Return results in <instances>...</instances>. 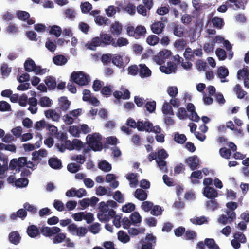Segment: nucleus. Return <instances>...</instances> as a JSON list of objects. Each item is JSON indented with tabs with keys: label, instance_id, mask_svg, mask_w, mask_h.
Here are the masks:
<instances>
[{
	"label": "nucleus",
	"instance_id": "nucleus-1",
	"mask_svg": "<svg viewBox=\"0 0 249 249\" xmlns=\"http://www.w3.org/2000/svg\"><path fill=\"white\" fill-rule=\"evenodd\" d=\"M86 140L89 147L92 150L98 151L102 149V137L98 133H95L91 135H88L86 137Z\"/></svg>",
	"mask_w": 249,
	"mask_h": 249
},
{
	"label": "nucleus",
	"instance_id": "nucleus-2",
	"mask_svg": "<svg viewBox=\"0 0 249 249\" xmlns=\"http://www.w3.org/2000/svg\"><path fill=\"white\" fill-rule=\"evenodd\" d=\"M156 244V238L152 234H147L144 239L135 244L137 249H154Z\"/></svg>",
	"mask_w": 249,
	"mask_h": 249
},
{
	"label": "nucleus",
	"instance_id": "nucleus-3",
	"mask_svg": "<svg viewBox=\"0 0 249 249\" xmlns=\"http://www.w3.org/2000/svg\"><path fill=\"white\" fill-rule=\"evenodd\" d=\"M126 31L129 36H133L137 39L144 37L146 33V29L142 25L137 26L136 28L133 26H129L126 28Z\"/></svg>",
	"mask_w": 249,
	"mask_h": 249
},
{
	"label": "nucleus",
	"instance_id": "nucleus-4",
	"mask_svg": "<svg viewBox=\"0 0 249 249\" xmlns=\"http://www.w3.org/2000/svg\"><path fill=\"white\" fill-rule=\"evenodd\" d=\"M138 130L140 131H145L147 132H154L159 134L161 132V128L158 126H153V124L149 121H138Z\"/></svg>",
	"mask_w": 249,
	"mask_h": 249
},
{
	"label": "nucleus",
	"instance_id": "nucleus-5",
	"mask_svg": "<svg viewBox=\"0 0 249 249\" xmlns=\"http://www.w3.org/2000/svg\"><path fill=\"white\" fill-rule=\"evenodd\" d=\"M71 78L74 83L81 86L87 85L90 81L89 77L82 71L73 72Z\"/></svg>",
	"mask_w": 249,
	"mask_h": 249
},
{
	"label": "nucleus",
	"instance_id": "nucleus-6",
	"mask_svg": "<svg viewBox=\"0 0 249 249\" xmlns=\"http://www.w3.org/2000/svg\"><path fill=\"white\" fill-rule=\"evenodd\" d=\"M61 231V229L57 227H44L41 228L40 232L45 237H51Z\"/></svg>",
	"mask_w": 249,
	"mask_h": 249
},
{
	"label": "nucleus",
	"instance_id": "nucleus-7",
	"mask_svg": "<svg viewBox=\"0 0 249 249\" xmlns=\"http://www.w3.org/2000/svg\"><path fill=\"white\" fill-rule=\"evenodd\" d=\"M17 16L18 18L22 21H26L29 25L34 24L35 20L30 18V15L29 13L24 11H18L17 12Z\"/></svg>",
	"mask_w": 249,
	"mask_h": 249
},
{
	"label": "nucleus",
	"instance_id": "nucleus-8",
	"mask_svg": "<svg viewBox=\"0 0 249 249\" xmlns=\"http://www.w3.org/2000/svg\"><path fill=\"white\" fill-rule=\"evenodd\" d=\"M204 196L209 199H213L218 196V193L216 189L210 186H205L203 188Z\"/></svg>",
	"mask_w": 249,
	"mask_h": 249
},
{
	"label": "nucleus",
	"instance_id": "nucleus-9",
	"mask_svg": "<svg viewBox=\"0 0 249 249\" xmlns=\"http://www.w3.org/2000/svg\"><path fill=\"white\" fill-rule=\"evenodd\" d=\"M186 162L193 171L196 169L199 165V160L196 155L188 157L186 160Z\"/></svg>",
	"mask_w": 249,
	"mask_h": 249
},
{
	"label": "nucleus",
	"instance_id": "nucleus-10",
	"mask_svg": "<svg viewBox=\"0 0 249 249\" xmlns=\"http://www.w3.org/2000/svg\"><path fill=\"white\" fill-rule=\"evenodd\" d=\"M164 28L165 25L161 21L155 22L151 26V29L152 32L158 35L161 33Z\"/></svg>",
	"mask_w": 249,
	"mask_h": 249
},
{
	"label": "nucleus",
	"instance_id": "nucleus-11",
	"mask_svg": "<svg viewBox=\"0 0 249 249\" xmlns=\"http://www.w3.org/2000/svg\"><path fill=\"white\" fill-rule=\"evenodd\" d=\"M100 38L98 36L93 37L90 42H88L86 46L89 50L95 51L97 47L101 46Z\"/></svg>",
	"mask_w": 249,
	"mask_h": 249
},
{
	"label": "nucleus",
	"instance_id": "nucleus-12",
	"mask_svg": "<svg viewBox=\"0 0 249 249\" xmlns=\"http://www.w3.org/2000/svg\"><path fill=\"white\" fill-rule=\"evenodd\" d=\"M99 37L103 46L112 45V43L114 41V38H113L111 36L107 34H100Z\"/></svg>",
	"mask_w": 249,
	"mask_h": 249
},
{
	"label": "nucleus",
	"instance_id": "nucleus-13",
	"mask_svg": "<svg viewBox=\"0 0 249 249\" xmlns=\"http://www.w3.org/2000/svg\"><path fill=\"white\" fill-rule=\"evenodd\" d=\"M27 233L31 238H36L40 234V231L36 226L32 225L29 226L27 229Z\"/></svg>",
	"mask_w": 249,
	"mask_h": 249
},
{
	"label": "nucleus",
	"instance_id": "nucleus-14",
	"mask_svg": "<svg viewBox=\"0 0 249 249\" xmlns=\"http://www.w3.org/2000/svg\"><path fill=\"white\" fill-rule=\"evenodd\" d=\"M27 213L25 209H20L16 213H13L10 215V218L13 220H17V217L21 218L22 220H24L27 216Z\"/></svg>",
	"mask_w": 249,
	"mask_h": 249
},
{
	"label": "nucleus",
	"instance_id": "nucleus-15",
	"mask_svg": "<svg viewBox=\"0 0 249 249\" xmlns=\"http://www.w3.org/2000/svg\"><path fill=\"white\" fill-rule=\"evenodd\" d=\"M48 163L50 166L54 169H60L62 167L61 161L57 158H51Z\"/></svg>",
	"mask_w": 249,
	"mask_h": 249
},
{
	"label": "nucleus",
	"instance_id": "nucleus-16",
	"mask_svg": "<svg viewBox=\"0 0 249 249\" xmlns=\"http://www.w3.org/2000/svg\"><path fill=\"white\" fill-rule=\"evenodd\" d=\"M139 75L142 78L149 77L151 75V71L145 65H139Z\"/></svg>",
	"mask_w": 249,
	"mask_h": 249
},
{
	"label": "nucleus",
	"instance_id": "nucleus-17",
	"mask_svg": "<svg viewBox=\"0 0 249 249\" xmlns=\"http://www.w3.org/2000/svg\"><path fill=\"white\" fill-rule=\"evenodd\" d=\"M8 238L11 243L16 245L19 243L21 239L20 235L18 231H12L10 232L9 234Z\"/></svg>",
	"mask_w": 249,
	"mask_h": 249
},
{
	"label": "nucleus",
	"instance_id": "nucleus-18",
	"mask_svg": "<svg viewBox=\"0 0 249 249\" xmlns=\"http://www.w3.org/2000/svg\"><path fill=\"white\" fill-rule=\"evenodd\" d=\"M44 82L49 89H53L56 87L55 78L52 76H47Z\"/></svg>",
	"mask_w": 249,
	"mask_h": 249
},
{
	"label": "nucleus",
	"instance_id": "nucleus-19",
	"mask_svg": "<svg viewBox=\"0 0 249 249\" xmlns=\"http://www.w3.org/2000/svg\"><path fill=\"white\" fill-rule=\"evenodd\" d=\"M122 25L118 21H115L114 23L111 25L110 30L112 34L119 36L122 33Z\"/></svg>",
	"mask_w": 249,
	"mask_h": 249
},
{
	"label": "nucleus",
	"instance_id": "nucleus-20",
	"mask_svg": "<svg viewBox=\"0 0 249 249\" xmlns=\"http://www.w3.org/2000/svg\"><path fill=\"white\" fill-rule=\"evenodd\" d=\"M135 197L139 200L144 201L147 199V194L142 189H137L134 194Z\"/></svg>",
	"mask_w": 249,
	"mask_h": 249
},
{
	"label": "nucleus",
	"instance_id": "nucleus-21",
	"mask_svg": "<svg viewBox=\"0 0 249 249\" xmlns=\"http://www.w3.org/2000/svg\"><path fill=\"white\" fill-rule=\"evenodd\" d=\"M160 70L162 72L166 74H170L172 72H175L176 66L172 62H168L167 66H161L160 67Z\"/></svg>",
	"mask_w": 249,
	"mask_h": 249
},
{
	"label": "nucleus",
	"instance_id": "nucleus-22",
	"mask_svg": "<svg viewBox=\"0 0 249 249\" xmlns=\"http://www.w3.org/2000/svg\"><path fill=\"white\" fill-rule=\"evenodd\" d=\"M59 106L61 109L63 111H67L70 106L71 102L68 100L67 98L65 96L60 97L59 99Z\"/></svg>",
	"mask_w": 249,
	"mask_h": 249
},
{
	"label": "nucleus",
	"instance_id": "nucleus-23",
	"mask_svg": "<svg viewBox=\"0 0 249 249\" xmlns=\"http://www.w3.org/2000/svg\"><path fill=\"white\" fill-rule=\"evenodd\" d=\"M212 23L215 28L221 29L224 25V22L222 18L218 17H214L212 18Z\"/></svg>",
	"mask_w": 249,
	"mask_h": 249
},
{
	"label": "nucleus",
	"instance_id": "nucleus-24",
	"mask_svg": "<svg viewBox=\"0 0 249 249\" xmlns=\"http://www.w3.org/2000/svg\"><path fill=\"white\" fill-rule=\"evenodd\" d=\"M67 61L68 60L66 57L62 54L55 56L53 58V62L54 64L58 66L65 65Z\"/></svg>",
	"mask_w": 249,
	"mask_h": 249
},
{
	"label": "nucleus",
	"instance_id": "nucleus-25",
	"mask_svg": "<svg viewBox=\"0 0 249 249\" xmlns=\"http://www.w3.org/2000/svg\"><path fill=\"white\" fill-rule=\"evenodd\" d=\"M45 116L48 118H51L53 121H58L60 118V115L55 110L49 109L45 112Z\"/></svg>",
	"mask_w": 249,
	"mask_h": 249
},
{
	"label": "nucleus",
	"instance_id": "nucleus-26",
	"mask_svg": "<svg viewBox=\"0 0 249 249\" xmlns=\"http://www.w3.org/2000/svg\"><path fill=\"white\" fill-rule=\"evenodd\" d=\"M24 66L25 70L26 71L32 72L34 70L36 65L35 62L32 59L29 58L25 61Z\"/></svg>",
	"mask_w": 249,
	"mask_h": 249
},
{
	"label": "nucleus",
	"instance_id": "nucleus-27",
	"mask_svg": "<svg viewBox=\"0 0 249 249\" xmlns=\"http://www.w3.org/2000/svg\"><path fill=\"white\" fill-rule=\"evenodd\" d=\"M231 3H234L235 8L234 10L241 9L244 10L245 5L247 4V1L242 0H228Z\"/></svg>",
	"mask_w": 249,
	"mask_h": 249
},
{
	"label": "nucleus",
	"instance_id": "nucleus-28",
	"mask_svg": "<svg viewBox=\"0 0 249 249\" xmlns=\"http://www.w3.org/2000/svg\"><path fill=\"white\" fill-rule=\"evenodd\" d=\"M128 40L126 38L123 37H119L118 38L116 42H115V40L114 39V41L112 43V46L114 47H120L124 46H126L127 44H128Z\"/></svg>",
	"mask_w": 249,
	"mask_h": 249
},
{
	"label": "nucleus",
	"instance_id": "nucleus-29",
	"mask_svg": "<svg viewBox=\"0 0 249 249\" xmlns=\"http://www.w3.org/2000/svg\"><path fill=\"white\" fill-rule=\"evenodd\" d=\"M234 92L237 94V98L243 99L244 98L247 92L243 90L239 84H236L233 89Z\"/></svg>",
	"mask_w": 249,
	"mask_h": 249
},
{
	"label": "nucleus",
	"instance_id": "nucleus-30",
	"mask_svg": "<svg viewBox=\"0 0 249 249\" xmlns=\"http://www.w3.org/2000/svg\"><path fill=\"white\" fill-rule=\"evenodd\" d=\"M117 235L118 240L123 243H126L130 240L129 236L123 231H120Z\"/></svg>",
	"mask_w": 249,
	"mask_h": 249
},
{
	"label": "nucleus",
	"instance_id": "nucleus-31",
	"mask_svg": "<svg viewBox=\"0 0 249 249\" xmlns=\"http://www.w3.org/2000/svg\"><path fill=\"white\" fill-rule=\"evenodd\" d=\"M109 19L102 16H97L94 19L95 22L99 26L107 25Z\"/></svg>",
	"mask_w": 249,
	"mask_h": 249
},
{
	"label": "nucleus",
	"instance_id": "nucleus-32",
	"mask_svg": "<svg viewBox=\"0 0 249 249\" xmlns=\"http://www.w3.org/2000/svg\"><path fill=\"white\" fill-rule=\"evenodd\" d=\"M112 63L119 68H121L123 66V60L122 57L116 54L114 55L112 60Z\"/></svg>",
	"mask_w": 249,
	"mask_h": 249
},
{
	"label": "nucleus",
	"instance_id": "nucleus-33",
	"mask_svg": "<svg viewBox=\"0 0 249 249\" xmlns=\"http://www.w3.org/2000/svg\"><path fill=\"white\" fill-rule=\"evenodd\" d=\"M205 244L209 249H220L214 239L212 238H206L205 239Z\"/></svg>",
	"mask_w": 249,
	"mask_h": 249
},
{
	"label": "nucleus",
	"instance_id": "nucleus-34",
	"mask_svg": "<svg viewBox=\"0 0 249 249\" xmlns=\"http://www.w3.org/2000/svg\"><path fill=\"white\" fill-rule=\"evenodd\" d=\"M205 244L209 249H220L214 239L212 238H206L205 239Z\"/></svg>",
	"mask_w": 249,
	"mask_h": 249
},
{
	"label": "nucleus",
	"instance_id": "nucleus-35",
	"mask_svg": "<svg viewBox=\"0 0 249 249\" xmlns=\"http://www.w3.org/2000/svg\"><path fill=\"white\" fill-rule=\"evenodd\" d=\"M218 204L215 198L211 199L206 202V206L209 210L214 211L217 209Z\"/></svg>",
	"mask_w": 249,
	"mask_h": 249
},
{
	"label": "nucleus",
	"instance_id": "nucleus-36",
	"mask_svg": "<svg viewBox=\"0 0 249 249\" xmlns=\"http://www.w3.org/2000/svg\"><path fill=\"white\" fill-rule=\"evenodd\" d=\"M192 223L195 225H202L205 222H207V218L204 216L200 217H196L190 219Z\"/></svg>",
	"mask_w": 249,
	"mask_h": 249
},
{
	"label": "nucleus",
	"instance_id": "nucleus-37",
	"mask_svg": "<svg viewBox=\"0 0 249 249\" xmlns=\"http://www.w3.org/2000/svg\"><path fill=\"white\" fill-rule=\"evenodd\" d=\"M98 167L100 169L104 172H109L111 170V165L106 160H103L99 162Z\"/></svg>",
	"mask_w": 249,
	"mask_h": 249
},
{
	"label": "nucleus",
	"instance_id": "nucleus-38",
	"mask_svg": "<svg viewBox=\"0 0 249 249\" xmlns=\"http://www.w3.org/2000/svg\"><path fill=\"white\" fill-rule=\"evenodd\" d=\"M130 219L133 225L140 223L142 221L141 216L137 212L133 213L130 216Z\"/></svg>",
	"mask_w": 249,
	"mask_h": 249
},
{
	"label": "nucleus",
	"instance_id": "nucleus-39",
	"mask_svg": "<svg viewBox=\"0 0 249 249\" xmlns=\"http://www.w3.org/2000/svg\"><path fill=\"white\" fill-rule=\"evenodd\" d=\"M162 111L163 113L165 115H174L172 107L166 102H165L163 105Z\"/></svg>",
	"mask_w": 249,
	"mask_h": 249
},
{
	"label": "nucleus",
	"instance_id": "nucleus-40",
	"mask_svg": "<svg viewBox=\"0 0 249 249\" xmlns=\"http://www.w3.org/2000/svg\"><path fill=\"white\" fill-rule=\"evenodd\" d=\"M52 104V100L46 96L40 98L39 101V104L42 107H49L51 106Z\"/></svg>",
	"mask_w": 249,
	"mask_h": 249
},
{
	"label": "nucleus",
	"instance_id": "nucleus-41",
	"mask_svg": "<svg viewBox=\"0 0 249 249\" xmlns=\"http://www.w3.org/2000/svg\"><path fill=\"white\" fill-rule=\"evenodd\" d=\"M81 11L84 14L89 13L92 8V5L89 2L81 3L80 5Z\"/></svg>",
	"mask_w": 249,
	"mask_h": 249
},
{
	"label": "nucleus",
	"instance_id": "nucleus-42",
	"mask_svg": "<svg viewBox=\"0 0 249 249\" xmlns=\"http://www.w3.org/2000/svg\"><path fill=\"white\" fill-rule=\"evenodd\" d=\"M218 76L220 79L225 78L229 74V71L227 68L224 67H220L217 71Z\"/></svg>",
	"mask_w": 249,
	"mask_h": 249
},
{
	"label": "nucleus",
	"instance_id": "nucleus-43",
	"mask_svg": "<svg viewBox=\"0 0 249 249\" xmlns=\"http://www.w3.org/2000/svg\"><path fill=\"white\" fill-rule=\"evenodd\" d=\"M49 33L51 35H53L56 37H59L62 33L61 28L57 25H53L51 27V29L49 31Z\"/></svg>",
	"mask_w": 249,
	"mask_h": 249
},
{
	"label": "nucleus",
	"instance_id": "nucleus-44",
	"mask_svg": "<svg viewBox=\"0 0 249 249\" xmlns=\"http://www.w3.org/2000/svg\"><path fill=\"white\" fill-rule=\"evenodd\" d=\"M175 47L178 50H183L187 46L186 41L183 39H178L174 43Z\"/></svg>",
	"mask_w": 249,
	"mask_h": 249
},
{
	"label": "nucleus",
	"instance_id": "nucleus-45",
	"mask_svg": "<svg viewBox=\"0 0 249 249\" xmlns=\"http://www.w3.org/2000/svg\"><path fill=\"white\" fill-rule=\"evenodd\" d=\"M67 170L71 173H75L80 169V165L75 163H71L67 165Z\"/></svg>",
	"mask_w": 249,
	"mask_h": 249
},
{
	"label": "nucleus",
	"instance_id": "nucleus-46",
	"mask_svg": "<svg viewBox=\"0 0 249 249\" xmlns=\"http://www.w3.org/2000/svg\"><path fill=\"white\" fill-rule=\"evenodd\" d=\"M174 139L177 143L183 144L186 142L187 138L184 134L176 133L175 134Z\"/></svg>",
	"mask_w": 249,
	"mask_h": 249
},
{
	"label": "nucleus",
	"instance_id": "nucleus-47",
	"mask_svg": "<svg viewBox=\"0 0 249 249\" xmlns=\"http://www.w3.org/2000/svg\"><path fill=\"white\" fill-rule=\"evenodd\" d=\"M249 75V73L247 68H243L238 71L237 76L238 79H243L248 77Z\"/></svg>",
	"mask_w": 249,
	"mask_h": 249
},
{
	"label": "nucleus",
	"instance_id": "nucleus-48",
	"mask_svg": "<svg viewBox=\"0 0 249 249\" xmlns=\"http://www.w3.org/2000/svg\"><path fill=\"white\" fill-rule=\"evenodd\" d=\"M109 190H110L109 189ZM111 191L109 190V193H107V190L104 187L99 186L96 188V194L97 195L102 196L107 194L108 196H111Z\"/></svg>",
	"mask_w": 249,
	"mask_h": 249
},
{
	"label": "nucleus",
	"instance_id": "nucleus-49",
	"mask_svg": "<svg viewBox=\"0 0 249 249\" xmlns=\"http://www.w3.org/2000/svg\"><path fill=\"white\" fill-rule=\"evenodd\" d=\"M159 41V38L156 35H151L148 36L146 38L147 43L150 45H155Z\"/></svg>",
	"mask_w": 249,
	"mask_h": 249
},
{
	"label": "nucleus",
	"instance_id": "nucleus-50",
	"mask_svg": "<svg viewBox=\"0 0 249 249\" xmlns=\"http://www.w3.org/2000/svg\"><path fill=\"white\" fill-rule=\"evenodd\" d=\"M66 234L63 233H57L53 238V241L54 244H58L62 243L66 238Z\"/></svg>",
	"mask_w": 249,
	"mask_h": 249
},
{
	"label": "nucleus",
	"instance_id": "nucleus-51",
	"mask_svg": "<svg viewBox=\"0 0 249 249\" xmlns=\"http://www.w3.org/2000/svg\"><path fill=\"white\" fill-rule=\"evenodd\" d=\"M219 153L221 157L226 159H230L231 155L230 149H227L226 147L221 148L219 149Z\"/></svg>",
	"mask_w": 249,
	"mask_h": 249
},
{
	"label": "nucleus",
	"instance_id": "nucleus-52",
	"mask_svg": "<svg viewBox=\"0 0 249 249\" xmlns=\"http://www.w3.org/2000/svg\"><path fill=\"white\" fill-rule=\"evenodd\" d=\"M145 107L149 113L153 112L156 109V103L154 101L147 102L145 105Z\"/></svg>",
	"mask_w": 249,
	"mask_h": 249
},
{
	"label": "nucleus",
	"instance_id": "nucleus-53",
	"mask_svg": "<svg viewBox=\"0 0 249 249\" xmlns=\"http://www.w3.org/2000/svg\"><path fill=\"white\" fill-rule=\"evenodd\" d=\"M1 73L3 77H7L11 71V68L8 67L6 64H3L1 67Z\"/></svg>",
	"mask_w": 249,
	"mask_h": 249
},
{
	"label": "nucleus",
	"instance_id": "nucleus-54",
	"mask_svg": "<svg viewBox=\"0 0 249 249\" xmlns=\"http://www.w3.org/2000/svg\"><path fill=\"white\" fill-rule=\"evenodd\" d=\"M28 183V179L26 178H20L15 180V185L18 187H24Z\"/></svg>",
	"mask_w": 249,
	"mask_h": 249
},
{
	"label": "nucleus",
	"instance_id": "nucleus-55",
	"mask_svg": "<svg viewBox=\"0 0 249 249\" xmlns=\"http://www.w3.org/2000/svg\"><path fill=\"white\" fill-rule=\"evenodd\" d=\"M156 161L161 170L163 171L164 173H167L168 169L166 167V161L162 159H156Z\"/></svg>",
	"mask_w": 249,
	"mask_h": 249
},
{
	"label": "nucleus",
	"instance_id": "nucleus-56",
	"mask_svg": "<svg viewBox=\"0 0 249 249\" xmlns=\"http://www.w3.org/2000/svg\"><path fill=\"white\" fill-rule=\"evenodd\" d=\"M163 210L161 207L159 205L153 206L151 211V214L155 216H159L162 214Z\"/></svg>",
	"mask_w": 249,
	"mask_h": 249
},
{
	"label": "nucleus",
	"instance_id": "nucleus-57",
	"mask_svg": "<svg viewBox=\"0 0 249 249\" xmlns=\"http://www.w3.org/2000/svg\"><path fill=\"white\" fill-rule=\"evenodd\" d=\"M215 53L218 59L220 60H224L227 57L226 51L223 49L217 48L216 50Z\"/></svg>",
	"mask_w": 249,
	"mask_h": 249
},
{
	"label": "nucleus",
	"instance_id": "nucleus-58",
	"mask_svg": "<svg viewBox=\"0 0 249 249\" xmlns=\"http://www.w3.org/2000/svg\"><path fill=\"white\" fill-rule=\"evenodd\" d=\"M153 207V203L150 201H144L141 205V207L145 212H148L151 211Z\"/></svg>",
	"mask_w": 249,
	"mask_h": 249
},
{
	"label": "nucleus",
	"instance_id": "nucleus-59",
	"mask_svg": "<svg viewBox=\"0 0 249 249\" xmlns=\"http://www.w3.org/2000/svg\"><path fill=\"white\" fill-rule=\"evenodd\" d=\"M193 53V52L191 48L187 47L185 49L183 56L186 60H192L194 58Z\"/></svg>",
	"mask_w": 249,
	"mask_h": 249
},
{
	"label": "nucleus",
	"instance_id": "nucleus-60",
	"mask_svg": "<svg viewBox=\"0 0 249 249\" xmlns=\"http://www.w3.org/2000/svg\"><path fill=\"white\" fill-rule=\"evenodd\" d=\"M53 206L58 211L62 212L65 210V206L63 202L59 200H54Z\"/></svg>",
	"mask_w": 249,
	"mask_h": 249
},
{
	"label": "nucleus",
	"instance_id": "nucleus-61",
	"mask_svg": "<svg viewBox=\"0 0 249 249\" xmlns=\"http://www.w3.org/2000/svg\"><path fill=\"white\" fill-rule=\"evenodd\" d=\"M135 209V205L131 203H128L124 205L122 207V211L123 212L128 213L133 211Z\"/></svg>",
	"mask_w": 249,
	"mask_h": 249
},
{
	"label": "nucleus",
	"instance_id": "nucleus-62",
	"mask_svg": "<svg viewBox=\"0 0 249 249\" xmlns=\"http://www.w3.org/2000/svg\"><path fill=\"white\" fill-rule=\"evenodd\" d=\"M233 237L236 240L242 243H245L246 242V237L242 232H236L234 234Z\"/></svg>",
	"mask_w": 249,
	"mask_h": 249
},
{
	"label": "nucleus",
	"instance_id": "nucleus-63",
	"mask_svg": "<svg viewBox=\"0 0 249 249\" xmlns=\"http://www.w3.org/2000/svg\"><path fill=\"white\" fill-rule=\"evenodd\" d=\"M11 110L10 105L6 101H0V111L2 112L8 111Z\"/></svg>",
	"mask_w": 249,
	"mask_h": 249
},
{
	"label": "nucleus",
	"instance_id": "nucleus-64",
	"mask_svg": "<svg viewBox=\"0 0 249 249\" xmlns=\"http://www.w3.org/2000/svg\"><path fill=\"white\" fill-rule=\"evenodd\" d=\"M69 132L74 137H79L80 134V129L77 126H71L69 128Z\"/></svg>",
	"mask_w": 249,
	"mask_h": 249
}]
</instances>
